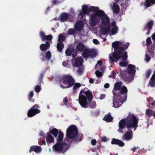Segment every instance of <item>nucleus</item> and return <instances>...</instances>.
<instances>
[{
  "instance_id": "obj_1",
  "label": "nucleus",
  "mask_w": 155,
  "mask_h": 155,
  "mask_svg": "<svg viewBox=\"0 0 155 155\" xmlns=\"http://www.w3.org/2000/svg\"><path fill=\"white\" fill-rule=\"evenodd\" d=\"M122 43L120 41H115L112 43V46L114 49V51L113 52L112 56L110 54L109 56V60L111 62H114L117 60H119L121 58L123 61H126L127 58V52L124 51V47L120 46Z\"/></svg>"
},
{
  "instance_id": "obj_2",
  "label": "nucleus",
  "mask_w": 155,
  "mask_h": 155,
  "mask_svg": "<svg viewBox=\"0 0 155 155\" xmlns=\"http://www.w3.org/2000/svg\"><path fill=\"white\" fill-rule=\"evenodd\" d=\"M138 119L133 114L130 113L126 118H123L119 121V128L117 131L119 132L123 133V130L126 126L127 128L136 129L138 126Z\"/></svg>"
},
{
  "instance_id": "obj_3",
  "label": "nucleus",
  "mask_w": 155,
  "mask_h": 155,
  "mask_svg": "<svg viewBox=\"0 0 155 155\" xmlns=\"http://www.w3.org/2000/svg\"><path fill=\"white\" fill-rule=\"evenodd\" d=\"M93 95L91 90L87 88L82 89L79 95L78 101L81 106L84 108L87 107L88 99L89 101H91L93 99Z\"/></svg>"
},
{
  "instance_id": "obj_4",
  "label": "nucleus",
  "mask_w": 155,
  "mask_h": 155,
  "mask_svg": "<svg viewBox=\"0 0 155 155\" xmlns=\"http://www.w3.org/2000/svg\"><path fill=\"white\" fill-rule=\"evenodd\" d=\"M94 10L93 12H95V13L91 15L90 19V25L93 27L95 26L97 23L99 22L101 18L106 15L104 11L99 10V7H94Z\"/></svg>"
},
{
  "instance_id": "obj_5",
  "label": "nucleus",
  "mask_w": 155,
  "mask_h": 155,
  "mask_svg": "<svg viewBox=\"0 0 155 155\" xmlns=\"http://www.w3.org/2000/svg\"><path fill=\"white\" fill-rule=\"evenodd\" d=\"M59 82L61 83L60 87L63 89L71 87L75 82L72 77L68 75L63 76L60 78Z\"/></svg>"
},
{
  "instance_id": "obj_6",
  "label": "nucleus",
  "mask_w": 155,
  "mask_h": 155,
  "mask_svg": "<svg viewBox=\"0 0 155 155\" xmlns=\"http://www.w3.org/2000/svg\"><path fill=\"white\" fill-rule=\"evenodd\" d=\"M66 139H72L75 138L78 134V129L74 125L70 126L67 130Z\"/></svg>"
},
{
  "instance_id": "obj_7",
  "label": "nucleus",
  "mask_w": 155,
  "mask_h": 155,
  "mask_svg": "<svg viewBox=\"0 0 155 155\" xmlns=\"http://www.w3.org/2000/svg\"><path fill=\"white\" fill-rule=\"evenodd\" d=\"M64 135V134L61 131L59 132V135L57 139V142L53 146V149L55 151L59 152L63 150L62 145L61 144V142L63 140Z\"/></svg>"
},
{
  "instance_id": "obj_8",
  "label": "nucleus",
  "mask_w": 155,
  "mask_h": 155,
  "mask_svg": "<svg viewBox=\"0 0 155 155\" xmlns=\"http://www.w3.org/2000/svg\"><path fill=\"white\" fill-rule=\"evenodd\" d=\"M127 89L125 86H123L120 89V92L113 91L114 95H115L116 97L120 98H121L124 99V101H125L127 97Z\"/></svg>"
},
{
  "instance_id": "obj_9",
  "label": "nucleus",
  "mask_w": 155,
  "mask_h": 155,
  "mask_svg": "<svg viewBox=\"0 0 155 155\" xmlns=\"http://www.w3.org/2000/svg\"><path fill=\"white\" fill-rule=\"evenodd\" d=\"M82 52V56L85 58H88L89 57L93 58L95 57L97 55L94 50H91L87 48Z\"/></svg>"
},
{
  "instance_id": "obj_10",
  "label": "nucleus",
  "mask_w": 155,
  "mask_h": 155,
  "mask_svg": "<svg viewBox=\"0 0 155 155\" xmlns=\"http://www.w3.org/2000/svg\"><path fill=\"white\" fill-rule=\"evenodd\" d=\"M82 11H81L79 13V15L81 17L84 16L86 14H88L90 12L94 11V6H91L89 8L88 6L86 5H84L82 7Z\"/></svg>"
},
{
  "instance_id": "obj_11",
  "label": "nucleus",
  "mask_w": 155,
  "mask_h": 155,
  "mask_svg": "<svg viewBox=\"0 0 155 155\" xmlns=\"http://www.w3.org/2000/svg\"><path fill=\"white\" fill-rule=\"evenodd\" d=\"M114 98L113 99V107L115 108H118L120 107L123 103V102H124V99L121 98H118L116 97L115 95H114Z\"/></svg>"
},
{
  "instance_id": "obj_12",
  "label": "nucleus",
  "mask_w": 155,
  "mask_h": 155,
  "mask_svg": "<svg viewBox=\"0 0 155 155\" xmlns=\"http://www.w3.org/2000/svg\"><path fill=\"white\" fill-rule=\"evenodd\" d=\"M68 18L71 19V21H72L73 19V17L71 15L65 12H63L60 15L59 20L61 22H64Z\"/></svg>"
},
{
  "instance_id": "obj_13",
  "label": "nucleus",
  "mask_w": 155,
  "mask_h": 155,
  "mask_svg": "<svg viewBox=\"0 0 155 155\" xmlns=\"http://www.w3.org/2000/svg\"><path fill=\"white\" fill-rule=\"evenodd\" d=\"M124 73H121V76L126 81V83H129L132 81L134 78V76L133 75L127 74H124Z\"/></svg>"
},
{
  "instance_id": "obj_14",
  "label": "nucleus",
  "mask_w": 155,
  "mask_h": 155,
  "mask_svg": "<svg viewBox=\"0 0 155 155\" xmlns=\"http://www.w3.org/2000/svg\"><path fill=\"white\" fill-rule=\"evenodd\" d=\"M65 52L67 56L71 55L73 57L76 56L77 54L76 50L72 47L68 48L66 50Z\"/></svg>"
},
{
  "instance_id": "obj_15",
  "label": "nucleus",
  "mask_w": 155,
  "mask_h": 155,
  "mask_svg": "<svg viewBox=\"0 0 155 155\" xmlns=\"http://www.w3.org/2000/svg\"><path fill=\"white\" fill-rule=\"evenodd\" d=\"M40 110L38 109H33L31 107L28 110L27 115L29 117H32L36 114L40 112Z\"/></svg>"
},
{
  "instance_id": "obj_16",
  "label": "nucleus",
  "mask_w": 155,
  "mask_h": 155,
  "mask_svg": "<svg viewBox=\"0 0 155 155\" xmlns=\"http://www.w3.org/2000/svg\"><path fill=\"white\" fill-rule=\"evenodd\" d=\"M135 66L132 64H129L128 65L127 72L128 74L131 75H134L135 74L136 70L135 69Z\"/></svg>"
},
{
  "instance_id": "obj_17",
  "label": "nucleus",
  "mask_w": 155,
  "mask_h": 155,
  "mask_svg": "<svg viewBox=\"0 0 155 155\" xmlns=\"http://www.w3.org/2000/svg\"><path fill=\"white\" fill-rule=\"evenodd\" d=\"M111 143L112 144H115L118 145L119 147H122L124 145V143L121 140L118 139L113 138L111 141Z\"/></svg>"
},
{
  "instance_id": "obj_18",
  "label": "nucleus",
  "mask_w": 155,
  "mask_h": 155,
  "mask_svg": "<svg viewBox=\"0 0 155 155\" xmlns=\"http://www.w3.org/2000/svg\"><path fill=\"white\" fill-rule=\"evenodd\" d=\"M86 48L82 42H79L76 46V48L77 51L82 52Z\"/></svg>"
},
{
  "instance_id": "obj_19",
  "label": "nucleus",
  "mask_w": 155,
  "mask_h": 155,
  "mask_svg": "<svg viewBox=\"0 0 155 155\" xmlns=\"http://www.w3.org/2000/svg\"><path fill=\"white\" fill-rule=\"evenodd\" d=\"M101 23L106 26L110 24V19L108 16L106 15L101 18Z\"/></svg>"
},
{
  "instance_id": "obj_20",
  "label": "nucleus",
  "mask_w": 155,
  "mask_h": 155,
  "mask_svg": "<svg viewBox=\"0 0 155 155\" xmlns=\"http://www.w3.org/2000/svg\"><path fill=\"white\" fill-rule=\"evenodd\" d=\"M84 26V22L82 21H78L75 25V28L77 31H80Z\"/></svg>"
},
{
  "instance_id": "obj_21",
  "label": "nucleus",
  "mask_w": 155,
  "mask_h": 155,
  "mask_svg": "<svg viewBox=\"0 0 155 155\" xmlns=\"http://www.w3.org/2000/svg\"><path fill=\"white\" fill-rule=\"evenodd\" d=\"M132 131L130 130V132H127L124 134L122 137L123 140H131L132 138Z\"/></svg>"
},
{
  "instance_id": "obj_22",
  "label": "nucleus",
  "mask_w": 155,
  "mask_h": 155,
  "mask_svg": "<svg viewBox=\"0 0 155 155\" xmlns=\"http://www.w3.org/2000/svg\"><path fill=\"white\" fill-rule=\"evenodd\" d=\"M50 46L49 42L46 41L45 44H42L40 46V49L42 51H46L48 49Z\"/></svg>"
},
{
  "instance_id": "obj_23",
  "label": "nucleus",
  "mask_w": 155,
  "mask_h": 155,
  "mask_svg": "<svg viewBox=\"0 0 155 155\" xmlns=\"http://www.w3.org/2000/svg\"><path fill=\"white\" fill-rule=\"evenodd\" d=\"M83 61V58L81 57L77 58L75 60L74 66L76 67L81 66L82 64Z\"/></svg>"
},
{
  "instance_id": "obj_24",
  "label": "nucleus",
  "mask_w": 155,
  "mask_h": 155,
  "mask_svg": "<svg viewBox=\"0 0 155 155\" xmlns=\"http://www.w3.org/2000/svg\"><path fill=\"white\" fill-rule=\"evenodd\" d=\"M122 85V82L121 81L116 82L114 85V89L113 90V91H115V92H117V91H119L121 86Z\"/></svg>"
},
{
  "instance_id": "obj_25",
  "label": "nucleus",
  "mask_w": 155,
  "mask_h": 155,
  "mask_svg": "<svg viewBox=\"0 0 155 155\" xmlns=\"http://www.w3.org/2000/svg\"><path fill=\"white\" fill-rule=\"evenodd\" d=\"M46 137L47 142L51 143L54 142V137L52 136L50 132L47 133Z\"/></svg>"
},
{
  "instance_id": "obj_26",
  "label": "nucleus",
  "mask_w": 155,
  "mask_h": 155,
  "mask_svg": "<svg viewBox=\"0 0 155 155\" xmlns=\"http://www.w3.org/2000/svg\"><path fill=\"white\" fill-rule=\"evenodd\" d=\"M103 120L106 122H110L112 121L113 117L110 115V113H109L105 115L103 118Z\"/></svg>"
},
{
  "instance_id": "obj_27",
  "label": "nucleus",
  "mask_w": 155,
  "mask_h": 155,
  "mask_svg": "<svg viewBox=\"0 0 155 155\" xmlns=\"http://www.w3.org/2000/svg\"><path fill=\"white\" fill-rule=\"evenodd\" d=\"M112 9L114 13H115L116 14H118L120 12L119 5L115 3H114L113 4Z\"/></svg>"
},
{
  "instance_id": "obj_28",
  "label": "nucleus",
  "mask_w": 155,
  "mask_h": 155,
  "mask_svg": "<svg viewBox=\"0 0 155 155\" xmlns=\"http://www.w3.org/2000/svg\"><path fill=\"white\" fill-rule=\"evenodd\" d=\"M153 20H150L148 22L147 24L144 28L143 29L144 30H147V29H148L149 30H151L153 28Z\"/></svg>"
},
{
  "instance_id": "obj_29",
  "label": "nucleus",
  "mask_w": 155,
  "mask_h": 155,
  "mask_svg": "<svg viewBox=\"0 0 155 155\" xmlns=\"http://www.w3.org/2000/svg\"><path fill=\"white\" fill-rule=\"evenodd\" d=\"M101 33L105 35L107 34L110 31V29L109 27H103L101 28Z\"/></svg>"
},
{
  "instance_id": "obj_30",
  "label": "nucleus",
  "mask_w": 155,
  "mask_h": 155,
  "mask_svg": "<svg viewBox=\"0 0 155 155\" xmlns=\"http://www.w3.org/2000/svg\"><path fill=\"white\" fill-rule=\"evenodd\" d=\"M50 134H52L55 137H56L57 136L58 134H59L58 130L55 128H54L52 129L49 130Z\"/></svg>"
},
{
  "instance_id": "obj_31",
  "label": "nucleus",
  "mask_w": 155,
  "mask_h": 155,
  "mask_svg": "<svg viewBox=\"0 0 155 155\" xmlns=\"http://www.w3.org/2000/svg\"><path fill=\"white\" fill-rule=\"evenodd\" d=\"M64 47V45L63 43H58L57 45V48L59 52H61Z\"/></svg>"
},
{
  "instance_id": "obj_32",
  "label": "nucleus",
  "mask_w": 155,
  "mask_h": 155,
  "mask_svg": "<svg viewBox=\"0 0 155 155\" xmlns=\"http://www.w3.org/2000/svg\"><path fill=\"white\" fill-rule=\"evenodd\" d=\"M144 6L147 8L151 6L150 3L155 4V0H145Z\"/></svg>"
},
{
  "instance_id": "obj_33",
  "label": "nucleus",
  "mask_w": 155,
  "mask_h": 155,
  "mask_svg": "<svg viewBox=\"0 0 155 155\" xmlns=\"http://www.w3.org/2000/svg\"><path fill=\"white\" fill-rule=\"evenodd\" d=\"M65 40V37L62 34H60L59 35L58 41L59 43H63Z\"/></svg>"
},
{
  "instance_id": "obj_34",
  "label": "nucleus",
  "mask_w": 155,
  "mask_h": 155,
  "mask_svg": "<svg viewBox=\"0 0 155 155\" xmlns=\"http://www.w3.org/2000/svg\"><path fill=\"white\" fill-rule=\"evenodd\" d=\"M154 111L148 108L147 109L146 111V113L147 115L149 117H150L152 115L153 116V114Z\"/></svg>"
},
{
  "instance_id": "obj_35",
  "label": "nucleus",
  "mask_w": 155,
  "mask_h": 155,
  "mask_svg": "<svg viewBox=\"0 0 155 155\" xmlns=\"http://www.w3.org/2000/svg\"><path fill=\"white\" fill-rule=\"evenodd\" d=\"M34 95V92L33 91H31L29 94V96L28 97L29 101L31 102H34V99H33L32 97Z\"/></svg>"
},
{
  "instance_id": "obj_36",
  "label": "nucleus",
  "mask_w": 155,
  "mask_h": 155,
  "mask_svg": "<svg viewBox=\"0 0 155 155\" xmlns=\"http://www.w3.org/2000/svg\"><path fill=\"white\" fill-rule=\"evenodd\" d=\"M74 86L73 87V92L74 93H75L76 91V90L80 87L81 86V84L80 83H76L75 84H74Z\"/></svg>"
},
{
  "instance_id": "obj_37",
  "label": "nucleus",
  "mask_w": 155,
  "mask_h": 155,
  "mask_svg": "<svg viewBox=\"0 0 155 155\" xmlns=\"http://www.w3.org/2000/svg\"><path fill=\"white\" fill-rule=\"evenodd\" d=\"M77 34L76 31L74 28L69 29L68 32V34L69 35L72 34Z\"/></svg>"
},
{
  "instance_id": "obj_38",
  "label": "nucleus",
  "mask_w": 155,
  "mask_h": 155,
  "mask_svg": "<svg viewBox=\"0 0 155 155\" xmlns=\"http://www.w3.org/2000/svg\"><path fill=\"white\" fill-rule=\"evenodd\" d=\"M51 53L50 51H48L45 54V58L48 61H49L51 59Z\"/></svg>"
},
{
  "instance_id": "obj_39",
  "label": "nucleus",
  "mask_w": 155,
  "mask_h": 155,
  "mask_svg": "<svg viewBox=\"0 0 155 155\" xmlns=\"http://www.w3.org/2000/svg\"><path fill=\"white\" fill-rule=\"evenodd\" d=\"M118 28L117 27H115L113 28L111 30V35H115L117 33V31L118 30Z\"/></svg>"
},
{
  "instance_id": "obj_40",
  "label": "nucleus",
  "mask_w": 155,
  "mask_h": 155,
  "mask_svg": "<svg viewBox=\"0 0 155 155\" xmlns=\"http://www.w3.org/2000/svg\"><path fill=\"white\" fill-rule=\"evenodd\" d=\"M41 147L38 146H35V152L37 153H39L42 151Z\"/></svg>"
},
{
  "instance_id": "obj_41",
  "label": "nucleus",
  "mask_w": 155,
  "mask_h": 155,
  "mask_svg": "<svg viewBox=\"0 0 155 155\" xmlns=\"http://www.w3.org/2000/svg\"><path fill=\"white\" fill-rule=\"evenodd\" d=\"M151 71L152 69H149L146 71L145 73V76L147 78H148L149 77L150 74L151 73Z\"/></svg>"
},
{
  "instance_id": "obj_42",
  "label": "nucleus",
  "mask_w": 155,
  "mask_h": 155,
  "mask_svg": "<svg viewBox=\"0 0 155 155\" xmlns=\"http://www.w3.org/2000/svg\"><path fill=\"white\" fill-rule=\"evenodd\" d=\"M52 36L51 35H45L44 39H43L42 41H45L46 40H51L52 39Z\"/></svg>"
},
{
  "instance_id": "obj_43",
  "label": "nucleus",
  "mask_w": 155,
  "mask_h": 155,
  "mask_svg": "<svg viewBox=\"0 0 155 155\" xmlns=\"http://www.w3.org/2000/svg\"><path fill=\"white\" fill-rule=\"evenodd\" d=\"M41 86L39 85H37L35 87V90L36 92H39L41 90Z\"/></svg>"
},
{
  "instance_id": "obj_44",
  "label": "nucleus",
  "mask_w": 155,
  "mask_h": 155,
  "mask_svg": "<svg viewBox=\"0 0 155 155\" xmlns=\"http://www.w3.org/2000/svg\"><path fill=\"white\" fill-rule=\"evenodd\" d=\"M155 80H151L150 79L149 84L150 86L151 87H154L155 85Z\"/></svg>"
},
{
  "instance_id": "obj_45",
  "label": "nucleus",
  "mask_w": 155,
  "mask_h": 155,
  "mask_svg": "<svg viewBox=\"0 0 155 155\" xmlns=\"http://www.w3.org/2000/svg\"><path fill=\"white\" fill-rule=\"evenodd\" d=\"M95 74L97 77H101L102 76V74L98 70H97L95 72Z\"/></svg>"
},
{
  "instance_id": "obj_46",
  "label": "nucleus",
  "mask_w": 155,
  "mask_h": 155,
  "mask_svg": "<svg viewBox=\"0 0 155 155\" xmlns=\"http://www.w3.org/2000/svg\"><path fill=\"white\" fill-rule=\"evenodd\" d=\"M128 64V62L126 61L121 62L119 63V64L121 67H126Z\"/></svg>"
},
{
  "instance_id": "obj_47",
  "label": "nucleus",
  "mask_w": 155,
  "mask_h": 155,
  "mask_svg": "<svg viewBox=\"0 0 155 155\" xmlns=\"http://www.w3.org/2000/svg\"><path fill=\"white\" fill-rule=\"evenodd\" d=\"M96 106V103L95 101L92 102L90 104V108H94Z\"/></svg>"
},
{
  "instance_id": "obj_48",
  "label": "nucleus",
  "mask_w": 155,
  "mask_h": 155,
  "mask_svg": "<svg viewBox=\"0 0 155 155\" xmlns=\"http://www.w3.org/2000/svg\"><path fill=\"white\" fill-rule=\"evenodd\" d=\"M121 42H122V43L121 45H123V46H124V51H125L128 48V46L130 45V43L128 42H127L125 44H123L122 41ZM120 46H121V45Z\"/></svg>"
},
{
  "instance_id": "obj_49",
  "label": "nucleus",
  "mask_w": 155,
  "mask_h": 155,
  "mask_svg": "<svg viewBox=\"0 0 155 155\" xmlns=\"http://www.w3.org/2000/svg\"><path fill=\"white\" fill-rule=\"evenodd\" d=\"M40 37L42 39V41L43 39H44V38H45V33L42 31H40Z\"/></svg>"
},
{
  "instance_id": "obj_50",
  "label": "nucleus",
  "mask_w": 155,
  "mask_h": 155,
  "mask_svg": "<svg viewBox=\"0 0 155 155\" xmlns=\"http://www.w3.org/2000/svg\"><path fill=\"white\" fill-rule=\"evenodd\" d=\"M151 38H147L146 40V44L147 46H148L151 43Z\"/></svg>"
},
{
  "instance_id": "obj_51",
  "label": "nucleus",
  "mask_w": 155,
  "mask_h": 155,
  "mask_svg": "<svg viewBox=\"0 0 155 155\" xmlns=\"http://www.w3.org/2000/svg\"><path fill=\"white\" fill-rule=\"evenodd\" d=\"M35 146L34 145L31 146L29 150V152L30 153H31L32 151H35Z\"/></svg>"
},
{
  "instance_id": "obj_52",
  "label": "nucleus",
  "mask_w": 155,
  "mask_h": 155,
  "mask_svg": "<svg viewBox=\"0 0 155 155\" xmlns=\"http://www.w3.org/2000/svg\"><path fill=\"white\" fill-rule=\"evenodd\" d=\"M45 73H41L39 77V80L40 82H41L42 81V79L44 77Z\"/></svg>"
},
{
  "instance_id": "obj_53",
  "label": "nucleus",
  "mask_w": 155,
  "mask_h": 155,
  "mask_svg": "<svg viewBox=\"0 0 155 155\" xmlns=\"http://www.w3.org/2000/svg\"><path fill=\"white\" fill-rule=\"evenodd\" d=\"M102 61L101 60L98 61H97V64H96L95 68L96 69V68L97 67L98 65L101 66L102 64Z\"/></svg>"
},
{
  "instance_id": "obj_54",
  "label": "nucleus",
  "mask_w": 155,
  "mask_h": 155,
  "mask_svg": "<svg viewBox=\"0 0 155 155\" xmlns=\"http://www.w3.org/2000/svg\"><path fill=\"white\" fill-rule=\"evenodd\" d=\"M83 69L82 68L80 67L77 70V72L80 74H81L83 73Z\"/></svg>"
},
{
  "instance_id": "obj_55",
  "label": "nucleus",
  "mask_w": 155,
  "mask_h": 155,
  "mask_svg": "<svg viewBox=\"0 0 155 155\" xmlns=\"http://www.w3.org/2000/svg\"><path fill=\"white\" fill-rule=\"evenodd\" d=\"M128 0H126L125 3H123L122 4H121V5H124L125 8L127 7L128 5Z\"/></svg>"
},
{
  "instance_id": "obj_56",
  "label": "nucleus",
  "mask_w": 155,
  "mask_h": 155,
  "mask_svg": "<svg viewBox=\"0 0 155 155\" xmlns=\"http://www.w3.org/2000/svg\"><path fill=\"white\" fill-rule=\"evenodd\" d=\"M145 56H146L145 59L146 60V61L147 62H149L150 59V58L149 56L147 54V53L146 54Z\"/></svg>"
},
{
  "instance_id": "obj_57",
  "label": "nucleus",
  "mask_w": 155,
  "mask_h": 155,
  "mask_svg": "<svg viewBox=\"0 0 155 155\" xmlns=\"http://www.w3.org/2000/svg\"><path fill=\"white\" fill-rule=\"evenodd\" d=\"M63 103L65 105H67L68 103L67 97H66L63 99Z\"/></svg>"
},
{
  "instance_id": "obj_58",
  "label": "nucleus",
  "mask_w": 155,
  "mask_h": 155,
  "mask_svg": "<svg viewBox=\"0 0 155 155\" xmlns=\"http://www.w3.org/2000/svg\"><path fill=\"white\" fill-rule=\"evenodd\" d=\"M68 61H64L62 62L63 66L65 67H67L68 65Z\"/></svg>"
},
{
  "instance_id": "obj_59",
  "label": "nucleus",
  "mask_w": 155,
  "mask_h": 155,
  "mask_svg": "<svg viewBox=\"0 0 155 155\" xmlns=\"http://www.w3.org/2000/svg\"><path fill=\"white\" fill-rule=\"evenodd\" d=\"M107 141V139L105 137H103L101 138V142H106Z\"/></svg>"
},
{
  "instance_id": "obj_60",
  "label": "nucleus",
  "mask_w": 155,
  "mask_h": 155,
  "mask_svg": "<svg viewBox=\"0 0 155 155\" xmlns=\"http://www.w3.org/2000/svg\"><path fill=\"white\" fill-rule=\"evenodd\" d=\"M91 143L93 145H95L97 143V141L95 139H93L91 140Z\"/></svg>"
},
{
  "instance_id": "obj_61",
  "label": "nucleus",
  "mask_w": 155,
  "mask_h": 155,
  "mask_svg": "<svg viewBox=\"0 0 155 155\" xmlns=\"http://www.w3.org/2000/svg\"><path fill=\"white\" fill-rule=\"evenodd\" d=\"M153 98L152 97H149L147 99V101L150 104H151V103L153 100Z\"/></svg>"
},
{
  "instance_id": "obj_62",
  "label": "nucleus",
  "mask_w": 155,
  "mask_h": 155,
  "mask_svg": "<svg viewBox=\"0 0 155 155\" xmlns=\"http://www.w3.org/2000/svg\"><path fill=\"white\" fill-rule=\"evenodd\" d=\"M93 42L96 45H98L99 43L98 41L96 39H94L93 40Z\"/></svg>"
},
{
  "instance_id": "obj_63",
  "label": "nucleus",
  "mask_w": 155,
  "mask_h": 155,
  "mask_svg": "<svg viewBox=\"0 0 155 155\" xmlns=\"http://www.w3.org/2000/svg\"><path fill=\"white\" fill-rule=\"evenodd\" d=\"M60 3V2L58 1L57 0H52V3L53 5L58 4V3Z\"/></svg>"
},
{
  "instance_id": "obj_64",
  "label": "nucleus",
  "mask_w": 155,
  "mask_h": 155,
  "mask_svg": "<svg viewBox=\"0 0 155 155\" xmlns=\"http://www.w3.org/2000/svg\"><path fill=\"white\" fill-rule=\"evenodd\" d=\"M105 97V95L104 94H101V95L100 97H99V99L100 100H102L104 99Z\"/></svg>"
}]
</instances>
